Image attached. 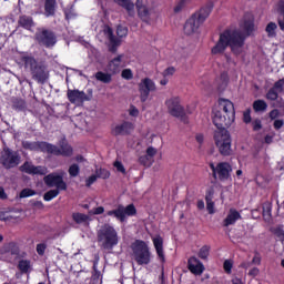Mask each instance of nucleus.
Listing matches in <instances>:
<instances>
[{
    "label": "nucleus",
    "instance_id": "f257e3e1",
    "mask_svg": "<svg viewBox=\"0 0 284 284\" xmlns=\"http://www.w3.org/2000/svg\"><path fill=\"white\" fill-rule=\"evenodd\" d=\"M242 30L225 29L221 32L217 42L211 49V54L213 57L225 54V50L230 48L234 57H241L247 37L254 34V20H244Z\"/></svg>",
    "mask_w": 284,
    "mask_h": 284
},
{
    "label": "nucleus",
    "instance_id": "f03ea898",
    "mask_svg": "<svg viewBox=\"0 0 284 284\" xmlns=\"http://www.w3.org/2000/svg\"><path fill=\"white\" fill-rule=\"evenodd\" d=\"M116 6L123 8L129 17H134V8L138 12L140 21L150 26L152 23V16L155 12L154 4L150 3V0H136L135 3L132 0H113Z\"/></svg>",
    "mask_w": 284,
    "mask_h": 284
},
{
    "label": "nucleus",
    "instance_id": "7ed1b4c3",
    "mask_svg": "<svg viewBox=\"0 0 284 284\" xmlns=\"http://www.w3.org/2000/svg\"><path fill=\"white\" fill-rule=\"evenodd\" d=\"M21 63L24 65V70H29L31 79L41 85H45L50 79V71L48 64L43 60L34 58L31 53H22L20 57Z\"/></svg>",
    "mask_w": 284,
    "mask_h": 284
},
{
    "label": "nucleus",
    "instance_id": "20e7f679",
    "mask_svg": "<svg viewBox=\"0 0 284 284\" xmlns=\"http://www.w3.org/2000/svg\"><path fill=\"white\" fill-rule=\"evenodd\" d=\"M236 121L234 103L227 99H220L217 108L213 110V124L217 130H227Z\"/></svg>",
    "mask_w": 284,
    "mask_h": 284
},
{
    "label": "nucleus",
    "instance_id": "39448f33",
    "mask_svg": "<svg viewBox=\"0 0 284 284\" xmlns=\"http://www.w3.org/2000/svg\"><path fill=\"white\" fill-rule=\"evenodd\" d=\"M212 10H214V4L212 2H209L204 7H202L199 11L193 13L184 23V34L190 37L191 34H194L205 23V20L210 14L212 13Z\"/></svg>",
    "mask_w": 284,
    "mask_h": 284
},
{
    "label": "nucleus",
    "instance_id": "423d86ee",
    "mask_svg": "<svg viewBox=\"0 0 284 284\" xmlns=\"http://www.w3.org/2000/svg\"><path fill=\"white\" fill-rule=\"evenodd\" d=\"M98 243L102 250H114L119 245V232L110 224H104L98 231Z\"/></svg>",
    "mask_w": 284,
    "mask_h": 284
},
{
    "label": "nucleus",
    "instance_id": "0eeeda50",
    "mask_svg": "<svg viewBox=\"0 0 284 284\" xmlns=\"http://www.w3.org/2000/svg\"><path fill=\"white\" fill-rule=\"evenodd\" d=\"M131 250L133 252V258L138 265H150L152 262V252H150V246L143 240H135L131 244Z\"/></svg>",
    "mask_w": 284,
    "mask_h": 284
},
{
    "label": "nucleus",
    "instance_id": "6e6552de",
    "mask_svg": "<svg viewBox=\"0 0 284 284\" xmlns=\"http://www.w3.org/2000/svg\"><path fill=\"white\" fill-rule=\"evenodd\" d=\"M213 140L222 156H232V135L230 134V131L215 130Z\"/></svg>",
    "mask_w": 284,
    "mask_h": 284
},
{
    "label": "nucleus",
    "instance_id": "1a4fd4ad",
    "mask_svg": "<svg viewBox=\"0 0 284 284\" xmlns=\"http://www.w3.org/2000/svg\"><path fill=\"white\" fill-rule=\"evenodd\" d=\"M34 41L41 48H47L52 50L57 45V33L52 29L48 28H38L34 33Z\"/></svg>",
    "mask_w": 284,
    "mask_h": 284
},
{
    "label": "nucleus",
    "instance_id": "9d476101",
    "mask_svg": "<svg viewBox=\"0 0 284 284\" xmlns=\"http://www.w3.org/2000/svg\"><path fill=\"white\" fill-rule=\"evenodd\" d=\"M209 168L212 172V178L214 181L225 183V181H230L232 179V164L229 162H219L217 164L211 162Z\"/></svg>",
    "mask_w": 284,
    "mask_h": 284
},
{
    "label": "nucleus",
    "instance_id": "9b49d317",
    "mask_svg": "<svg viewBox=\"0 0 284 284\" xmlns=\"http://www.w3.org/2000/svg\"><path fill=\"white\" fill-rule=\"evenodd\" d=\"M21 163V154L18 151H14L8 146H4L0 154V164L4 170H12L18 168Z\"/></svg>",
    "mask_w": 284,
    "mask_h": 284
},
{
    "label": "nucleus",
    "instance_id": "f8f14e48",
    "mask_svg": "<svg viewBox=\"0 0 284 284\" xmlns=\"http://www.w3.org/2000/svg\"><path fill=\"white\" fill-rule=\"evenodd\" d=\"M169 114L175 119H180L183 123H187V115L185 114V108L181 105V98L174 97L165 101Z\"/></svg>",
    "mask_w": 284,
    "mask_h": 284
},
{
    "label": "nucleus",
    "instance_id": "ddd939ff",
    "mask_svg": "<svg viewBox=\"0 0 284 284\" xmlns=\"http://www.w3.org/2000/svg\"><path fill=\"white\" fill-rule=\"evenodd\" d=\"M65 176V172L61 171L60 173L52 172L43 178V183L47 187H54L55 190H62L65 192L68 190V183L63 178Z\"/></svg>",
    "mask_w": 284,
    "mask_h": 284
},
{
    "label": "nucleus",
    "instance_id": "4468645a",
    "mask_svg": "<svg viewBox=\"0 0 284 284\" xmlns=\"http://www.w3.org/2000/svg\"><path fill=\"white\" fill-rule=\"evenodd\" d=\"M106 216H114L120 223H125L128 216H136V206L134 204L126 206L120 204L115 210L108 211Z\"/></svg>",
    "mask_w": 284,
    "mask_h": 284
},
{
    "label": "nucleus",
    "instance_id": "2eb2a0df",
    "mask_svg": "<svg viewBox=\"0 0 284 284\" xmlns=\"http://www.w3.org/2000/svg\"><path fill=\"white\" fill-rule=\"evenodd\" d=\"M47 154H53L54 156L70 158L74 154V149L68 143V140L63 139L59 142V146L48 143Z\"/></svg>",
    "mask_w": 284,
    "mask_h": 284
},
{
    "label": "nucleus",
    "instance_id": "dca6fc26",
    "mask_svg": "<svg viewBox=\"0 0 284 284\" xmlns=\"http://www.w3.org/2000/svg\"><path fill=\"white\" fill-rule=\"evenodd\" d=\"M140 100L142 103H145L150 98V92H156V83L150 78H144L138 84Z\"/></svg>",
    "mask_w": 284,
    "mask_h": 284
},
{
    "label": "nucleus",
    "instance_id": "f3484780",
    "mask_svg": "<svg viewBox=\"0 0 284 284\" xmlns=\"http://www.w3.org/2000/svg\"><path fill=\"white\" fill-rule=\"evenodd\" d=\"M67 97L70 103H85V101H92V94L88 95L85 92L79 91V89H69Z\"/></svg>",
    "mask_w": 284,
    "mask_h": 284
},
{
    "label": "nucleus",
    "instance_id": "a211bd4d",
    "mask_svg": "<svg viewBox=\"0 0 284 284\" xmlns=\"http://www.w3.org/2000/svg\"><path fill=\"white\" fill-rule=\"evenodd\" d=\"M20 172H23L24 174H33V175H39V176H45L48 174V168L45 166H34L32 162L26 161L21 166H20Z\"/></svg>",
    "mask_w": 284,
    "mask_h": 284
},
{
    "label": "nucleus",
    "instance_id": "6ab92c4d",
    "mask_svg": "<svg viewBox=\"0 0 284 284\" xmlns=\"http://www.w3.org/2000/svg\"><path fill=\"white\" fill-rule=\"evenodd\" d=\"M132 130H134V123L124 121L123 123L116 124L112 128L111 134L113 136H128L132 133Z\"/></svg>",
    "mask_w": 284,
    "mask_h": 284
},
{
    "label": "nucleus",
    "instance_id": "aec40b11",
    "mask_svg": "<svg viewBox=\"0 0 284 284\" xmlns=\"http://www.w3.org/2000/svg\"><path fill=\"white\" fill-rule=\"evenodd\" d=\"M187 270L191 272V274H194L195 276H201L203 272H205V265H203V262L199 260L196 256H191L187 260Z\"/></svg>",
    "mask_w": 284,
    "mask_h": 284
},
{
    "label": "nucleus",
    "instance_id": "412c9836",
    "mask_svg": "<svg viewBox=\"0 0 284 284\" xmlns=\"http://www.w3.org/2000/svg\"><path fill=\"white\" fill-rule=\"evenodd\" d=\"M123 54H119L111 59L106 64V72H111V74H119V72H121V68H125V64H123Z\"/></svg>",
    "mask_w": 284,
    "mask_h": 284
},
{
    "label": "nucleus",
    "instance_id": "4be33fe9",
    "mask_svg": "<svg viewBox=\"0 0 284 284\" xmlns=\"http://www.w3.org/2000/svg\"><path fill=\"white\" fill-rule=\"evenodd\" d=\"M241 219H243L241 213L236 211V209H231L226 217L223 220L222 225L223 227H230V225H235L236 221H241Z\"/></svg>",
    "mask_w": 284,
    "mask_h": 284
},
{
    "label": "nucleus",
    "instance_id": "5701e85b",
    "mask_svg": "<svg viewBox=\"0 0 284 284\" xmlns=\"http://www.w3.org/2000/svg\"><path fill=\"white\" fill-rule=\"evenodd\" d=\"M23 150H30L34 152L40 150V152H48V142H31V141H22Z\"/></svg>",
    "mask_w": 284,
    "mask_h": 284
},
{
    "label": "nucleus",
    "instance_id": "b1692460",
    "mask_svg": "<svg viewBox=\"0 0 284 284\" xmlns=\"http://www.w3.org/2000/svg\"><path fill=\"white\" fill-rule=\"evenodd\" d=\"M153 245L160 263L165 264V252L163 251V237L161 235L153 237Z\"/></svg>",
    "mask_w": 284,
    "mask_h": 284
},
{
    "label": "nucleus",
    "instance_id": "393cba45",
    "mask_svg": "<svg viewBox=\"0 0 284 284\" xmlns=\"http://www.w3.org/2000/svg\"><path fill=\"white\" fill-rule=\"evenodd\" d=\"M37 23H34V19L31 16H20L18 19V27L23 28V30H28L32 32V28H34Z\"/></svg>",
    "mask_w": 284,
    "mask_h": 284
},
{
    "label": "nucleus",
    "instance_id": "a878e982",
    "mask_svg": "<svg viewBox=\"0 0 284 284\" xmlns=\"http://www.w3.org/2000/svg\"><path fill=\"white\" fill-rule=\"evenodd\" d=\"M57 14V0L44 1V16L54 17Z\"/></svg>",
    "mask_w": 284,
    "mask_h": 284
},
{
    "label": "nucleus",
    "instance_id": "bb28decb",
    "mask_svg": "<svg viewBox=\"0 0 284 284\" xmlns=\"http://www.w3.org/2000/svg\"><path fill=\"white\" fill-rule=\"evenodd\" d=\"M112 77H114V74L112 72H103V71H98L95 73V79L97 81H100V83H112Z\"/></svg>",
    "mask_w": 284,
    "mask_h": 284
},
{
    "label": "nucleus",
    "instance_id": "cd10ccee",
    "mask_svg": "<svg viewBox=\"0 0 284 284\" xmlns=\"http://www.w3.org/2000/svg\"><path fill=\"white\" fill-rule=\"evenodd\" d=\"M18 270L21 274H30L32 272V263L30 260H20L18 262Z\"/></svg>",
    "mask_w": 284,
    "mask_h": 284
},
{
    "label": "nucleus",
    "instance_id": "c85d7f7f",
    "mask_svg": "<svg viewBox=\"0 0 284 284\" xmlns=\"http://www.w3.org/2000/svg\"><path fill=\"white\" fill-rule=\"evenodd\" d=\"M214 196L213 190H207L205 194V201H206V210L209 214H214V201H212Z\"/></svg>",
    "mask_w": 284,
    "mask_h": 284
},
{
    "label": "nucleus",
    "instance_id": "c756f323",
    "mask_svg": "<svg viewBox=\"0 0 284 284\" xmlns=\"http://www.w3.org/2000/svg\"><path fill=\"white\" fill-rule=\"evenodd\" d=\"M12 109L17 110L18 112H26L28 109V103H26V100L16 98L12 101Z\"/></svg>",
    "mask_w": 284,
    "mask_h": 284
},
{
    "label": "nucleus",
    "instance_id": "7c9ffc66",
    "mask_svg": "<svg viewBox=\"0 0 284 284\" xmlns=\"http://www.w3.org/2000/svg\"><path fill=\"white\" fill-rule=\"evenodd\" d=\"M72 219L74 223H77L78 225L88 223V221H90V216L88 214L80 213V212L72 213Z\"/></svg>",
    "mask_w": 284,
    "mask_h": 284
},
{
    "label": "nucleus",
    "instance_id": "2f4dec72",
    "mask_svg": "<svg viewBox=\"0 0 284 284\" xmlns=\"http://www.w3.org/2000/svg\"><path fill=\"white\" fill-rule=\"evenodd\" d=\"M276 30H278V24L276 22H268L265 27V32L268 39L276 38Z\"/></svg>",
    "mask_w": 284,
    "mask_h": 284
},
{
    "label": "nucleus",
    "instance_id": "473e14b6",
    "mask_svg": "<svg viewBox=\"0 0 284 284\" xmlns=\"http://www.w3.org/2000/svg\"><path fill=\"white\" fill-rule=\"evenodd\" d=\"M61 192H63V190H61V189L49 190L48 192H45L43 194V201L50 202L53 199H57V196H59V194H61Z\"/></svg>",
    "mask_w": 284,
    "mask_h": 284
},
{
    "label": "nucleus",
    "instance_id": "72a5a7b5",
    "mask_svg": "<svg viewBox=\"0 0 284 284\" xmlns=\"http://www.w3.org/2000/svg\"><path fill=\"white\" fill-rule=\"evenodd\" d=\"M254 112H265L267 110V102L265 100H255L253 102Z\"/></svg>",
    "mask_w": 284,
    "mask_h": 284
},
{
    "label": "nucleus",
    "instance_id": "f704fd0d",
    "mask_svg": "<svg viewBox=\"0 0 284 284\" xmlns=\"http://www.w3.org/2000/svg\"><path fill=\"white\" fill-rule=\"evenodd\" d=\"M63 13H64L65 21H70V19H74V17H77V13L74 12V4H68L63 9Z\"/></svg>",
    "mask_w": 284,
    "mask_h": 284
},
{
    "label": "nucleus",
    "instance_id": "c9c22d12",
    "mask_svg": "<svg viewBox=\"0 0 284 284\" xmlns=\"http://www.w3.org/2000/svg\"><path fill=\"white\" fill-rule=\"evenodd\" d=\"M6 251L9 252L12 256H19L20 254L19 245L14 242L7 244Z\"/></svg>",
    "mask_w": 284,
    "mask_h": 284
},
{
    "label": "nucleus",
    "instance_id": "e433bc0d",
    "mask_svg": "<svg viewBox=\"0 0 284 284\" xmlns=\"http://www.w3.org/2000/svg\"><path fill=\"white\" fill-rule=\"evenodd\" d=\"M278 94H281L275 88L268 89L266 92L265 99L267 101H277L278 100Z\"/></svg>",
    "mask_w": 284,
    "mask_h": 284
},
{
    "label": "nucleus",
    "instance_id": "4c0bfd02",
    "mask_svg": "<svg viewBox=\"0 0 284 284\" xmlns=\"http://www.w3.org/2000/svg\"><path fill=\"white\" fill-rule=\"evenodd\" d=\"M210 245H203L197 253L199 258L202 261H207V257L210 256Z\"/></svg>",
    "mask_w": 284,
    "mask_h": 284
},
{
    "label": "nucleus",
    "instance_id": "58836bf2",
    "mask_svg": "<svg viewBox=\"0 0 284 284\" xmlns=\"http://www.w3.org/2000/svg\"><path fill=\"white\" fill-rule=\"evenodd\" d=\"M81 172V168H79V164L74 163L69 166V175L71 179H75V176H79Z\"/></svg>",
    "mask_w": 284,
    "mask_h": 284
},
{
    "label": "nucleus",
    "instance_id": "ea45409f",
    "mask_svg": "<svg viewBox=\"0 0 284 284\" xmlns=\"http://www.w3.org/2000/svg\"><path fill=\"white\" fill-rule=\"evenodd\" d=\"M220 81H221V88H227V83H230V74H227V71H223L220 74Z\"/></svg>",
    "mask_w": 284,
    "mask_h": 284
},
{
    "label": "nucleus",
    "instance_id": "a19ab883",
    "mask_svg": "<svg viewBox=\"0 0 284 284\" xmlns=\"http://www.w3.org/2000/svg\"><path fill=\"white\" fill-rule=\"evenodd\" d=\"M37 194V191L32 190V189H23L21 192H20V199H28L30 196H36Z\"/></svg>",
    "mask_w": 284,
    "mask_h": 284
},
{
    "label": "nucleus",
    "instance_id": "79ce46f5",
    "mask_svg": "<svg viewBox=\"0 0 284 284\" xmlns=\"http://www.w3.org/2000/svg\"><path fill=\"white\" fill-rule=\"evenodd\" d=\"M122 79H125V81H132L134 79V73L132 72V69H124L121 72Z\"/></svg>",
    "mask_w": 284,
    "mask_h": 284
},
{
    "label": "nucleus",
    "instance_id": "37998d69",
    "mask_svg": "<svg viewBox=\"0 0 284 284\" xmlns=\"http://www.w3.org/2000/svg\"><path fill=\"white\" fill-rule=\"evenodd\" d=\"M272 234H274L275 236H277V239H280V241H284V230L281 226H277L275 229H271Z\"/></svg>",
    "mask_w": 284,
    "mask_h": 284
},
{
    "label": "nucleus",
    "instance_id": "c03bdc74",
    "mask_svg": "<svg viewBox=\"0 0 284 284\" xmlns=\"http://www.w3.org/2000/svg\"><path fill=\"white\" fill-rule=\"evenodd\" d=\"M139 163L144 165V168H150V165H152V159L148 155H142L139 158Z\"/></svg>",
    "mask_w": 284,
    "mask_h": 284
},
{
    "label": "nucleus",
    "instance_id": "a18cd8bd",
    "mask_svg": "<svg viewBox=\"0 0 284 284\" xmlns=\"http://www.w3.org/2000/svg\"><path fill=\"white\" fill-rule=\"evenodd\" d=\"M116 34L120 39H123L125 37H128V27H123V26H118L116 28Z\"/></svg>",
    "mask_w": 284,
    "mask_h": 284
},
{
    "label": "nucleus",
    "instance_id": "49530a36",
    "mask_svg": "<svg viewBox=\"0 0 284 284\" xmlns=\"http://www.w3.org/2000/svg\"><path fill=\"white\" fill-rule=\"evenodd\" d=\"M273 88L281 94V92H284V78L277 80Z\"/></svg>",
    "mask_w": 284,
    "mask_h": 284
},
{
    "label": "nucleus",
    "instance_id": "de8ad7c7",
    "mask_svg": "<svg viewBox=\"0 0 284 284\" xmlns=\"http://www.w3.org/2000/svg\"><path fill=\"white\" fill-rule=\"evenodd\" d=\"M252 128H253V132H258L263 130V122L261 121V119H255L252 122Z\"/></svg>",
    "mask_w": 284,
    "mask_h": 284
},
{
    "label": "nucleus",
    "instance_id": "09e8293b",
    "mask_svg": "<svg viewBox=\"0 0 284 284\" xmlns=\"http://www.w3.org/2000/svg\"><path fill=\"white\" fill-rule=\"evenodd\" d=\"M45 250H48L47 243L37 244L36 251L39 254V256H43V254H45Z\"/></svg>",
    "mask_w": 284,
    "mask_h": 284
},
{
    "label": "nucleus",
    "instance_id": "8fccbe9b",
    "mask_svg": "<svg viewBox=\"0 0 284 284\" xmlns=\"http://www.w3.org/2000/svg\"><path fill=\"white\" fill-rule=\"evenodd\" d=\"M185 3H187V0H180L176 6L174 7L173 11L175 14H179L185 8Z\"/></svg>",
    "mask_w": 284,
    "mask_h": 284
},
{
    "label": "nucleus",
    "instance_id": "3c124183",
    "mask_svg": "<svg viewBox=\"0 0 284 284\" xmlns=\"http://www.w3.org/2000/svg\"><path fill=\"white\" fill-rule=\"evenodd\" d=\"M224 272L226 274H232V267H234V264L230 260H225L223 263Z\"/></svg>",
    "mask_w": 284,
    "mask_h": 284
},
{
    "label": "nucleus",
    "instance_id": "603ef678",
    "mask_svg": "<svg viewBox=\"0 0 284 284\" xmlns=\"http://www.w3.org/2000/svg\"><path fill=\"white\" fill-rule=\"evenodd\" d=\"M97 174L99 179H110V171H108L106 169L98 170Z\"/></svg>",
    "mask_w": 284,
    "mask_h": 284
},
{
    "label": "nucleus",
    "instance_id": "864d4df0",
    "mask_svg": "<svg viewBox=\"0 0 284 284\" xmlns=\"http://www.w3.org/2000/svg\"><path fill=\"white\" fill-rule=\"evenodd\" d=\"M176 72V69L174 67H169L162 72V77H174V73Z\"/></svg>",
    "mask_w": 284,
    "mask_h": 284
},
{
    "label": "nucleus",
    "instance_id": "5fc2aeb1",
    "mask_svg": "<svg viewBox=\"0 0 284 284\" xmlns=\"http://www.w3.org/2000/svg\"><path fill=\"white\" fill-rule=\"evenodd\" d=\"M92 281H99L101 278V271L97 267V263L93 264V272L91 276Z\"/></svg>",
    "mask_w": 284,
    "mask_h": 284
},
{
    "label": "nucleus",
    "instance_id": "6e6d98bb",
    "mask_svg": "<svg viewBox=\"0 0 284 284\" xmlns=\"http://www.w3.org/2000/svg\"><path fill=\"white\" fill-rule=\"evenodd\" d=\"M99 179L98 175L93 174L90 175L87 180H85V186L87 187H91L92 185H94V183H97V180Z\"/></svg>",
    "mask_w": 284,
    "mask_h": 284
},
{
    "label": "nucleus",
    "instance_id": "4d7b16f0",
    "mask_svg": "<svg viewBox=\"0 0 284 284\" xmlns=\"http://www.w3.org/2000/svg\"><path fill=\"white\" fill-rule=\"evenodd\" d=\"M243 121L247 124V123H252V110L247 109L246 111H244L243 113Z\"/></svg>",
    "mask_w": 284,
    "mask_h": 284
},
{
    "label": "nucleus",
    "instance_id": "13d9d810",
    "mask_svg": "<svg viewBox=\"0 0 284 284\" xmlns=\"http://www.w3.org/2000/svg\"><path fill=\"white\" fill-rule=\"evenodd\" d=\"M268 116L271 121H276V119L281 116V111H278V109H273L272 111H270Z\"/></svg>",
    "mask_w": 284,
    "mask_h": 284
},
{
    "label": "nucleus",
    "instance_id": "bf43d9fd",
    "mask_svg": "<svg viewBox=\"0 0 284 284\" xmlns=\"http://www.w3.org/2000/svg\"><path fill=\"white\" fill-rule=\"evenodd\" d=\"M109 41L110 45H121V41H119L116 37H114V33H112V31H110L109 33Z\"/></svg>",
    "mask_w": 284,
    "mask_h": 284
},
{
    "label": "nucleus",
    "instance_id": "052dcab7",
    "mask_svg": "<svg viewBox=\"0 0 284 284\" xmlns=\"http://www.w3.org/2000/svg\"><path fill=\"white\" fill-rule=\"evenodd\" d=\"M277 13L278 17L284 18V0H280L277 3Z\"/></svg>",
    "mask_w": 284,
    "mask_h": 284
},
{
    "label": "nucleus",
    "instance_id": "680f3d73",
    "mask_svg": "<svg viewBox=\"0 0 284 284\" xmlns=\"http://www.w3.org/2000/svg\"><path fill=\"white\" fill-rule=\"evenodd\" d=\"M114 168L116 169L118 172H121L122 174H125V166H123V163L115 161L114 162Z\"/></svg>",
    "mask_w": 284,
    "mask_h": 284
},
{
    "label": "nucleus",
    "instance_id": "e2e57ef3",
    "mask_svg": "<svg viewBox=\"0 0 284 284\" xmlns=\"http://www.w3.org/2000/svg\"><path fill=\"white\" fill-rule=\"evenodd\" d=\"M156 155V149L152 148V146H149L146 149V156L149 158H154Z\"/></svg>",
    "mask_w": 284,
    "mask_h": 284
},
{
    "label": "nucleus",
    "instance_id": "0e129e2a",
    "mask_svg": "<svg viewBox=\"0 0 284 284\" xmlns=\"http://www.w3.org/2000/svg\"><path fill=\"white\" fill-rule=\"evenodd\" d=\"M284 121L283 120H275L273 123L274 130H281L283 128Z\"/></svg>",
    "mask_w": 284,
    "mask_h": 284
},
{
    "label": "nucleus",
    "instance_id": "69168bd1",
    "mask_svg": "<svg viewBox=\"0 0 284 284\" xmlns=\"http://www.w3.org/2000/svg\"><path fill=\"white\" fill-rule=\"evenodd\" d=\"M129 114L130 116H139V109H136V106L131 105L130 110H129Z\"/></svg>",
    "mask_w": 284,
    "mask_h": 284
},
{
    "label": "nucleus",
    "instance_id": "338daca9",
    "mask_svg": "<svg viewBox=\"0 0 284 284\" xmlns=\"http://www.w3.org/2000/svg\"><path fill=\"white\" fill-rule=\"evenodd\" d=\"M260 273H261V271L258 270V267H253L248 271V276L256 277V276H258Z\"/></svg>",
    "mask_w": 284,
    "mask_h": 284
},
{
    "label": "nucleus",
    "instance_id": "774afa93",
    "mask_svg": "<svg viewBox=\"0 0 284 284\" xmlns=\"http://www.w3.org/2000/svg\"><path fill=\"white\" fill-rule=\"evenodd\" d=\"M277 24L282 32H284V18L277 17Z\"/></svg>",
    "mask_w": 284,
    "mask_h": 284
}]
</instances>
